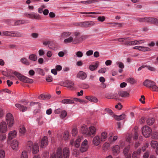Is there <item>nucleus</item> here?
<instances>
[{"label": "nucleus", "instance_id": "1", "mask_svg": "<svg viewBox=\"0 0 158 158\" xmlns=\"http://www.w3.org/2000/svg\"><path fill=\"white\" fill-rule=\"evenodd\" d=\"M13 73L16 76L19 80L23 82L31 83L33 82V81L32 79L29 78L24 76L22 75L21 73L17 71H15Z\"/></svg>", "mask_w": 158, "mask_h": 158}, {"label": "nucleus", "instance_id": "2", "mask_svg": "<svg viewBox=\"0 0 158 158\" xmlns=\"http://www.w3.org/2000/svg\"><path fill=\"white\" fill-rule=\"evenodd\" d=\"M22 34L18 31H5L2 32V36L21 37Z\"/></svg>", "mask_w": 158, "mask_h": 158}, {"label": "nucleus", "instance_id": "3", "mask_svg": "<svg viewBox=\"0 0 158 158\" xmlns=\"http://www.w3.org/2000/svg\"><path fill=\"white\" fill-rule=\"evenodd\" d=\"M137 20L140 22H147L155 24L158 26V19L154 18H139Z\"/></svg>", "mask_w": 158, "mask_h": 158}, {"label": "nucleus", "instance_id": "4", "mask_svg": "<svg viewBox=\"0 0 158 158\" xmlns=\"http://www.w3.org/2000/svg\"><path fill=\"white\" fill-rule=\"evenodd\" d=\"M6 120L8 127H12L15 123L14 117L10 113H7L6 116Z\"/></svg>", "mask_w": 158, "mask_h": 158}, {"label": "nucleus", "instance_id": "5", "mask_svg": "<svg viewBox=\"0 0 158 158\" xmlns=\"http://www.w3.org/2000/svg\"><path fill=\"white\" fill-rule=\"evenodd\" d=\"M152 131L151 128L147 126H145L142 128V132L143 135L145 137H149Z\"/></svg>", "mask_w": 158, "mask_h": 158}, {"label": "nucleus", "instance_id": "6", "mask_svg": "<svg viewBox=\"0 0 158 158\" xmlns=\"http://www.w3.org/2000/svg\"><path fill=\"white\" fill-rule=\"evenodd\" d=\"M142 40H134L130 42L128 41L127 40H120V42H122V44L126 45H132L137 44H139L141 43V41Z\"/></svg>", "mask_w": 158, "mask_h": 158}, {"label": "nucleus", "instance_id": "7", "mask_svg": "<svg viewBox=\"0 0 158 158\" xmlns=\"http://www.w3.org/2000/svg\"><path fill=\"white\" fill-rule=\"evenodd\" d=\"M96 23L92 21H87L80 23H79L78 25L82 27H87L93 26L95 25Z\"/></svg>", "mask_w": 158, "mask_h": 158}, {"label": "nucleus", "instance_id": "8", "mask_svg": "<svg viewBox=\"0 0 158 158\" xmlns=\"http://www.w3.org/2000/svg\"><path fill=\"white\" fill-rule=\"evenodd\" d=\"M24 15L26 17L31 19H41V17L39 15L34 13H28L27 12L24 14Z\"/></svg>", "mask_w": 158, "mask_h": 158}, {"label": "nucleus", "instance_id": "9", "mask_svg": "<svg viewBox=\"0 0 158 158\" xmlns=\"http://www.w3.org/2000/svg\"><path fill=\"white\" fill-rule=\"evenodd\" d=\"M96 132V129L94 126L89 127L88 129V136L93 137L95 135Z\"/></svg>", "mask_w": 158, "mask_h": 158}, {"label": "nucleus", "instance_id": "10", "mask_svg": "<svg viewBox=\"0 0 158 158\" xmlns=\"http://www.w3.org/2000/svg\"><path fill=\"white\" fill-rule=\"evenodd\" d=\"M7 21V23L8 24L13 26H17L24 23V21L22 20H19L16 21L15 22L14 24H12L14 23V21L12 20H8Z\"/></svg>", "mask_w": 158, "mask_h": 158}, {"label": "nucleus", "instance_id": "11", "mask_svg": "<svg viewBox=\"0 0 158 158\" xmlns=\"http://www.w3.org/2000/svg\"><path fill=\"white\" fill-rule=\"evenodd\" d=\"M7 128L6 122L3 121L0 124V131L2 133H5L7 131Z\"/></svg>", "mask_w": 158, "mask_h": 158}, {"label": "nucleus", "instance_id": "12", "mask_svg": "<svg viewBox=\"0 0 158 158\" xmlns=\"http://www.w3.org/2000/svg\"><path fill=\"white\" fill-rule=\"evenodd\" d=\"M48 138L47 136H44L42 138L41 141L40 147L41 148H44L48 144Z\"/></svg>", "mask_w": 158, "mask_h": 158}, {"label": "nucleus", "instance_id": "13", "mask_svg": "<svg viewBox=\"0 0 158 158\" xmlns=\"http://www.w3.org/2000/svg\"><path fill=\"white\" fill-rule=\"evenodd\" d=\"M154 84H156L155 82L148 79L146 80L143 82L144 86L149 88H151Z\"/></svg>", "mask_w": 158, "mask_h": 158}, {"label": "nucleus", "instance_id": "14", "mask_svg": "<svg viewBox=\"0 0 158 158\" xmlns=\"http://www.w3.org/2000/svg\"><path fill=\"white\" fill-rule=\"evenodd\" d=\"M74 83L71 81H67L63 83V84H60V85L67 87L72 88L73 87Z\"/></svg>", "mask_w": 158, "mask_h": 158}, {"label": "nucleus", "instance_id": "15", "mask_svg": "<svg viewBox=\"0 0 158 158\" xmlns=\"http://www.w3.org/2000/svg\"><path fill=\"white\" fill-rule=\"evenodd\" d=\"M117 94H114L112 93H108L106 94L105 97L109 99H118L117 97Z\"/></svg>", "mask_w": 158, "mask_h": 158}, {"label": "nucleus", "instance_id": "16", "mask_svg": "<svg viewBox=\"0 0 158 158\" xmlns=\"http://www.w3.org/2000/svg\"><path fill=\"white\" fill-rule=\"evenodd\" d=\"M19 145L18 142L15 140H14L11 143V147L14 150H17Z\"/></svg>", "mask_w": 158, "mask_h": 158}, {"label": "nucleus", "instance_id": "17", "mask_svg": "<svg viewBox=\"0 0 158 158\" xmlns=\"http://www.w3.org/2000/svg\"><path fill=\"white\" fill-rule=\"evenodd\" d=\"M77 78H80L81 79L84 80L87 77L86 74L82 71L79 72L77 75Z\"/></svg>", "mask_w": 158, "mask_h": 158}, {"label": "nucleus", "instance_id": "18", "mask_svg": "<svg viewBox=\"0 0 158 158\" xmlns=\"http://www.w3.org/2000/svg\"><path fill=\"white\" fill-rule=\"evenodd\" d=\"M32 149V153L34 154H35L38 153L39 151V148L38 145L36 143H34L32 147L31 150Z\"/></svg>", "mask_w": 158, "mask_h": 158}, {"label": "nucleus", "instance_id": "19", "mask_svg": "<svg viewBox=\"0 0 158 158\" xmlns=\"http://www.w3.org/2000/svg\"><path fill=\"white\" fill-rule=\"evenodd\" d=\"M113 154L117 156L120 152V147L118 145L114 146L112 149Z\"/></svg>", "mask_w": 158, "mask_h": 158}, {"label": "nucleus", "instance_id": "20", "mask_svg": "<svg viewBox=\"0 0 158 158\" xmlns=\"http://www.w3.org/2000/svg\"><path fill=\"white\" fill-rule=\"evenodd\" d=\"M80 131L82 134L88 136V128L86 125H84L82 126L80 129Z\"/></svg>", "mask_w": 158, "mask_h": 158}, {"label": "nucleus", "instance_id": "21", "mask_svg": "<svg viewBox=\"0 0 158 158\" xmlns=\"http://www.w3.org/2000/svg\"><path fill=\"white\" fill-rule=\"evenodd\" d=\"M16 134L17 132L15 130L10 131L8 134V140L12 139L16 136Z\"/></svg>", "mask_w": 158, "mask_h": 158}, {"label": "nucleus", "instance_id": "22", "mask_svg": "<svg viewBox=\"0 0 158 158\" xmlns=\"http://www.w3.org/2000/svg\"><path fill=\"white\" fill-rule=\"evenodd\" d=\"M101 141V139H100L99 136L97 135L94 138L93 143L94 145L98 146L100 144Z\"/></svg>", "mask_w": 158, "mask_h": 158}, {"label": "nucleus", "instance_id": "23", "mask_svg": "<svg viewBox=\"0 0 158 158\" xmlns=\"http://www.w3.org/2000/svg\"><path fill=\"white\" fill-rule=\"evenodd\" d=\"M113 117L117 120L119 121L124 119L126 117V115L123 113L122 114L118 116L116 115H113Z\"/></svg>", "mask_w": 158, "mask_h": 158}, {"label": "nucleus", "instance_id": "24", "mask_svg": "<svg viewBox=\"0 0 158 158\" xmlns=\"http://www.w3.org/2000/svg\"><path fill=\"white\" fill-rule=\"evenodd\" d=\"M118 94L122 97H127L129 96V94L127 91H120L118 92Z\"/></svg>", "mask_w": 158, "mask_h": 158}, {"label": "nucleus", "instance_id": "25", "mask_svg": "<svg viewBox=\"0 0 158 158\" xmlns=\"http://www.w3.org/2000/svg\"><path fill=\"white\" fill-rule=\"evenodd\" d=\"M85 98L91 102L96 103L98 102L97 98L94 96L85 97Z\"/></svg>", "mask_w": 158, "mask_h": 158}, {"label": "nucleus", "instance_id": "26", "mask_svg": "<svg viewBox=\"0 0 158 158\" xmlns=\"http://www.w3.org/2000/svg\"><path fill=\"white\" fill-rule=\"evenodd\" d=\"M63 156L64 158H69V148H64L63 150Z\"/></svg>", "mask_w": 158, "mask_h": 158}, {"label": "nucleus", "instance_id": "27", "mask_svg": "<svg viewBox=\"0 0 158 158\" xmlns=\"http://www.w3.org/2000/svg\"><path fill=\"white\" fill-rule=\"evenodd\" d=\"M15 106L17 108H18L20 111H22L23 112H24L26 111L27 109V108L26 106L22 105L19 103L16 104H15Z\"/></svg>", "mask_w": 158, "mask_h": 158}, {"label": "nucleus", "instance_id": "28", "mask_svg": "<svg viewBox=\"0 0 158 158\" xmlns=\"http://www.w3.org/2000/svg\"><path fill=\"white\" fill-rule=\"evenodd\" d=\"M51 97L50 95H45L44 94H40L38 97V98L40 100L48 99Z\"/></svg>", "mask_w": 158, "mask_h": 158}, {"label": "nucleus", "instance_id": "29", "mask_svg": "<svg viewBox=\"0 0 158 158\" xmlns=\"http://www.w3.org/2000/svg\"><path fill=\"white\" fill-rule=\"evenodd\" d=\"M141 152V150L134 152L132 154V158H140V153Z\"/></svg>", "mask_w": 158, "mask_h": 158}, {"label": "nucleus", "instance_id": "30", "mask_svg": "<svg viewBox=\"0 0 158 158\" xmlns=\"http://www.w3.org/2000/svg\"><path fill=\"white\" fill-rule=\"evenodd\" d=\"M64 43L67 44L72 43L73 44H77L81 42L80 40H64Z\"/></svg>", "mask_w": 158, "mask_h": 158}, {"label": "nucleus", "instance_id": "31", "mask_svg": "<svg viewBox=\"0 0 158 158\" xmlns=\"http://www.w3.org/2000/svg\"><path fill=\"white\" fill-rule=\"evenodd\" d=\"M62 150V149L61 148H58L56 152V157L57 158H63Z\"/></svg>", "mask_w": 158, "mask_h": 158}, {"label": "nucleus", "instance_id": "32", "mask_svg": "<svg viewBox=\"0 0 158 158\" xmlns=\"http://www.w3.org/2000/svg\"><path fill=\"white\" fill-rule=\"evenodd\" d=\"M107 137V134L106 132H102L101 135V140L102 142L105 141Z\"/></svg>", "mask_w": 158, "mask_h": 158}, {"label": "nucleus", "instance_id": "33", "mask_svg": "<svg viewBox=\"0 0 158 158\" xmlns=\"http://www.w3.org/2000/svg\"><path fill=\"white\" fill-rule=\"evenodd\" d=\"M99 65V63L98 62H96L95 64V65H90L89 67V69L91 71H94L97 69Z\"/></svg>", "mask_w": 158, "mask_h": 158}, {"label": "nucleus", "instance_id": "34", "mask_svg": "<svg viewBox=\"0 0 158 158\" xmlns=\"http://www.w3.org/2000/svg\"><path fill=\"white\" fill-rule=\"evenodd\" d=\"M61 102L64 104H72L74 103L73 101L70 99H63Z\"/></svg>", "mask_w": 158, "mask_h": 158}, {"label": "nucleus", "instance_id": "35", "mask_svg": "<svg viewBox=\"0 0 158 158\" xmlns=\"http://www.w3.org/2000/svg\"><path fill=\"white\" fill-rule=\"evenodd\" d=\"M138 49L139 50L144 52L150 51H151V49L149 48L143 46H139L138 47Z\"/></svg>", "mask_w": 158, "mask_h": 158}, {"label": "nucleus", "instance_id": "36", "mask_svg": "<svg viewBox=\"0 0 158 158\" xmlns=\"http://www.w3.org/2000/svg\"><path fill=\"white\" fill-rule=\"evenodd\" d=\"M43 44L45 46L48 45V47H51L54 45V42L53 41H44L43 42Z\"/></svg>", "mask_w": 158, "mask_h": 158}, {"label": "nucleus", "instance_id": "37", "mask_svg": "<svg viewBox=\"0 0 158 158\" xmlns=\"http://www.w3.org/2000/svg\"><path fill=\"white\" fill-rule=\"evenodd\" d=\"M36 72L39 74L42 75L44 76L45 73L44 70L41 68H36L35 69Z\"/></svg>", "mask_w": 158, "mask_h": 158}, {"label": "nucleus", "instance_id": "38", "mask_svg": "<svg viewBox=\"0 0 158 158\" xmlns=\"http://www.w3.org/2000/svg\"><path fill=\"white\" fill-rule=\"evenodd\" d=\"M146 122L148 125H152L154 122V119L153 118H149L147 119Z\"/></svg>", "mask_w": 158, "mask_h": 158}, {"label": "nucleus", "instance_id": "39", "mask_svg": "<svg viewBox=\"0 0 158 158\" xmlns=\"http://www.w3.org/2000/svg\"><path fill=\"white\" fill-rule=\"evenodd\" d=\"M151 145L152 148H155L158 146V143L156 141L152 140L151 141Z\"/></svg>", "mask_w": 158, "mask_h": 158}, {"label": "nucleus", "instance_id": "40", "mask_svg": "<svg viewBox=\"0 0 158 158\" xmlns=\"http://www.w3.org/2000/svg\"><path fill=\"white\" fill-rule=\"evenodd\" d=\"M29 58L31 60L35 61L37 60V57L36 55L32 54L29 55Z\"/></svg>", "mask_w": 158, "mask_h": 158}, {"label": "nucleus", "instance_id": "41", "mask_svg": "<svg viewBox=\"0 0 158 158\" xmlns=\"http://www.w3.org/2000/svg\"><path fill=\"white\" fill-rule=\"evenodd\" d=\"M21 61L23 64L27 65L30 64V63L25 58H23L21 59Z\"/></svg>", "mask_w": 158, "mask_h": 158}, {"label": "nucleus", "instance_id": "42", "mask_svg": "<svg viewBox=\"0 0 158 158\" xmlns=\"http://www.w3.org/2000/svg\"><path fill=\"white\" fill-rule=\"evenodd\" d=\"M81 139L79 138L77 139L74 142L75 147L76 148H78L80 146Z\"/></svg>", "mask_w": 158, "mask_h": 158}, {"label": "nucleus", "instance_id": "43", "mask_svg": "<svg viewBox=\"0 0 158 158\" xmlns=\"http://www.w3.org/2000/svg\"><path fill=\"white\" fill-rule=\"evenodd\" d=\"M71 34L70 32H64L61 35V36L62 38H65L69 36Z\"/></svg>", "mask_w": 158, "mask_h": 158}, {"label": "nucleus", "instance_id": "44", "mask_svg": "<svg viewBox=\"0 0 158 158\" xmlns=\"http://www.w3.org/2000/svg\"><path fill=\"white\" fill-rule=\"evenodd\" d=\"M73 99L75 101L79 102L81 103H85L88 102H86L83 99H79L77 98H74Z\"/></svg>", "mask_w": 158, "mask_h": 158}, {"label": "nucleus", "instance_id": "45", "mask_svg": "<svg viewBox=\"0 0 158 158\" xmlns=\"http://www.w3.org/2000/svg\"><path fill=\"white\" fill-rule=\"evenodd\" d=\"M67 113L65 110H62L61 112V114H60V117L61 118L63 119L65 118L67 116Z\"/></svg>", "mask_w": 158, "mask_h": 158}, {"label": "nucleus", "instance_id": "46", "mask_svg": "<svg viewBox=\"0 0 158 158\" xmlns=\"http://www.w3.org/2000/svg\"><path fill=\"white\" fill-rule=\"evenodd\" d=\"M26 131V129L23 126H20L19 131L21 134H24L25 132Z\"/></svg>", "mask_w": 158, "mask_h": 158}, {"label": "nucleus", "instance_id": "47", "mask_svg": "<svg viewBox=\"0 0 158 158\" xmlns=\"http://www.w3.org/2000/svg\"><path fill=\"white\" fill-rule=\"evenodd\" d=\"M88 149V146H85L82 145H81L80 148V151L81 152L86 151Z\"/></svg>", "mask_w": 158, "mask_h": 158}, {"label": "nucleus", "instance_id": "48", "mask_svg": "<svg viewBox=\"0 0 158 158\" xmlns=\"http://www.w3.org/2000/svg\"><path fill=\"white\" fill-rule=\"evenodd\" d=\"M130 150V146H128L127 147H126L123 150V153L124 155H126L127 154H129L128 153V152Z\"/></svg>", "mask_w": 158, "mask_h": 158}, {"label": "nucleus", "instance_id": "49", "mask_svg": "<svg viewBox=\"0 0 158 158\" xmlns=\"http://www.w3.org/2000/svg\"><path fill=\"white\" fill-rule=\"evenodd\" d=\"M69 136V132L68 131H66L64 133L63 138L65 140H67L68 139Z\"/></svg>", "mask_w": 158, "mask_h": 158}, {"label": "nucleus", "instance_id": "50", "mask_svg": "<svg viewBox=\"0 0 158 158\" xmlns=\"http://www.w3.org/2000/svg\"><path fill=\"white\" fill-rule=\"evenodd\" d=\"M38 104V106L39 108H40L41 105V103L39 102H31L30 104V106H34L35 104Z\"/></svg>", "mask_w": 158, "mask_h": 158}, {"label": "nucleus", "instance_id": "51", "mask_svg": "<svg viewBox=\"0 0 158 158\" xmlns=\"http://www.w3.org/2000/svg\"><path fill=\"white\" fill-rule=\"evenodd\" d=\"M127 81L131 84H134L136 83V81L135 79L132 78H128Z\"/></svg>", "mask_w": 158, "mask_h": 158}, {"label": "nucleus", "instance_id": "52", "mask_svg": "<svg viewBox=\"0 0 158 158\" xmlns=\"http://www.w3.org/2000/svg\"><path fill=\"white\" fill-rule=\"evenodd\" d=\"M21 158H28V156L26 151H23L21 154Z\"/></svg>", "mask_w": 158, "mask_h": 158}, {"label": "nucleus", "instance_id": "53", "mask_svg": "<svg viewBox=\"0 0 158 158\" xmlns=\"http://www.w3.org/2000/svg\"><path fill=\"white\" fill-rule=\"evenodd\" d=\"M105 17L104 16H98L97 18V20L99 21L103 22L105 20Z\"/></svg>", "mask_w": 158, "mask_h": 158}, {"label": "nucleus", "instance_id": "54", "mask_svg": "<svg viewBox=\"0 0 158 158\" xmlns=\"http://www.w3.org/2000/svg\"><path fill=\"white\" fill-rule=\"evenodd\" d=\"M5 153L3 150H0V158H4Z\"/></svg>", "mask_w": 158, "mask_h": 158}, {"label": "nucleus", "instance_id": "55", "mask_svg": "<svg viewBox=\"0 0 158 158\" xmlns=\"http://www.w3.org/2000/svg\"><path fill=\"white\" fill-rule=\"evenodd\" d=\"M33 145V143L31 141H28L27 146L28 147H29V148H28L29 149H30V150H31L32 147Z\"/></svg>", "mask_w": 158, "mask_h": 158}, {"label": "nucleus", "instance_id": "56", "mask_svg": "<svg viewBox=\"0 0 158 158\" xmlns=\"http://www.w3.org/2000/svg\"><path fill=\"white\" fill-rule=\"evenodd\" d=\"M151 88L153 91H158V87L156 85V84H154Z\"/></svg>", "mask_w": 158, "mask_h": 158}, {"label": "nucleus", "instance_id": "57", "mask_svg": "<svg viewBox=\"0 0 158 158\" xmlns=\"http://www.w3.org/2000/svg\"><path fill=\"white\" fill-rule=\"evenodd\" d=\"M146 67L148 69L151 71H155L156 70V69L154 67L150 66L149 65L147 66L146 65Z\"/></svg>", "mask_w": 158, "mask_h": 158}, {"label": "nucleus", "instance_id": "58", "mask_svg": "<svg viewBox=\"0 0 158 158\" xmlns=\"http://www.w3.org/2000/svg\"><path fill=\"white\" fill-rule=\"evenodd\" d=\"M116 64L118 65L119 67L120 68H124V65L121 62H117Z\"/></svg>", "mask_w": 158, "mask_h": 158}, {"label": "nucleus", "instance_id": "59", "mask_svg": "<svg viewBox=\"0 0 158 158\" xmlns=\"http://www.w3.org/2000/svg\"><path fill=\"white\" fill-rule=\"evenodd\" d=\"M77 131L76 128H73L72 131V134L73 136H75L77 134Z\"/></svg>", "mask_w": 158, "mask_h": 158}, {"label": "nucleus", "instance_id": "60", "mask_svg": "<svg viewBox=\"0 0 158 158\" xmlns=\"http://www.w3.org/2000/svg\"><path fill=\"white\" fill-rule=\"evenodd\" d=\"M105 111H106L109 114H110L111 115L113 114V111L109 108H106L105 109Z\"/></svg>", "mask_w": 158, "mask_h": 158}, {"label": "nucleus", "instance_id": "61", "mask_svg": "<svg viewBox=\"0 0 158 158\" xmlns=\"http://www.w3.org/2000/svg\"><path fill=\"white\" fill-rule=\"evenodd\" d=\"M46 80L48 82H51L52 81V78L50 76H48L47 77Z\"/></svg>", "mask_w": 158, "mask_h": 158}, {"label": "nucleus", "instance_id": "62", "mask_svg": "<svg viewBox=\"0 0 158 158\" xmlns=\"http://www.w3.org/2000/svg\"><path fill=\"white\" fill-rule=\"evenodd\" d=\"M2 73L3 75L7 77H14V76L10 75L9 73H8L6 72L3 71Z\"/></svg>", "mask_w": 158, "mask_h": 158}, {"label": "nucleus", "instance_id": "63", "mask_svg": "<svg viewBox=\"0 0 158 158\" xmlns=\"http://www.w3.org/2000/svg\"><path fill=\"white\" fill-rule=\"evenodd\" d=\"M122 107L123 106L121 105L120 103H118V105H117L115 106V108H118L119 110L121 109Z\"/></svg>", "mask_w": 158, "mask_h": 158}, {"label": "nucleus", "instance_id": "64", "mask_svg": "<svg viewBox=\"0 0 158 158\" xmlns=\"http://www.w3.org/2000/svg\"><path fill=\"white\" fill-rule=\"evenodd\" d=\"M77 56L79 57H81L83 55L81 51H78L76 53Z\"/></svg>", "mask_w": 158, "mask_h": 158}]
</instances>
